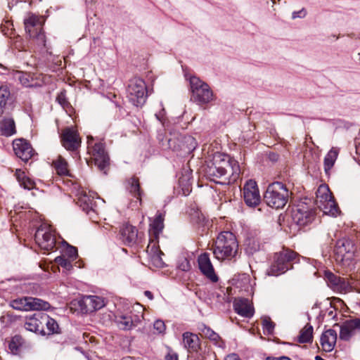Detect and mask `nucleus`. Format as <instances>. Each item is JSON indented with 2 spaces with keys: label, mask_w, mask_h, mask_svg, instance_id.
I'll use <instances>...</instances> for the list:
<instances>
[{
  "label": "nucleus",
  "mask_w": 360,
  "mask_h": 360,
  "mask_svg": "<svg viewBox=\"0 0 360 360\" xmlns=\"http://www.w3.org/2000/svg\"><path fill=\"white\" fill-rule=\"evenodd\" d=\"M322 190H324V191H328V188H326L324 187H320L319 189H318V192L319 193H321Z\"/></svg>",
  "instance_id": "nucleus-62"
},
{
  "label": "nucleus",
  "mask_w": 360,
  "mask_h": 360,
  "mask_svg": "<svg viewBox=\"0 0 360 360\" xmlns=\"http://www.w3.org/2000/svg\"><path fill=\"white\" fill-rule=\"evenodd\" d=\"M13 148L15 155L24 162H27L35 155L30 143L23 139H15Z\"/></svg>",
  "instance_id": "nucleus-15"
},
{
  "label": "nucleus",
  "mask_w": 360,
  "mask_h": 360,
  "mask_svg": "<svg viewBox=\"0 0 360 360\" xmlns=\"http://www.w3.org/2000/svg\"><path fill=\"white\" fill-rule=\"evenodd\" d=\"M224 360H242L240 356H238V354H236V353H231V354H228Z\"/></svg>",
  "instance_id": "nucleus-55"
},
{
  "label": "nucleus",
  "mask_w": 360,
  "mask_h": 360,
  "mask_svg": "<svg viewBox=\"0 0 360 360\" xmlns=\"http://www.w3.org/2000/svg\"><path fill=\"white\" fill-rule=\"evenodd\" d=\"M329 316H332L333 318H335L336 316V312L334 310H330L328 313Z\"/></svg>",
  "instance_id": "nucleus-59"
},
{
  "label": "nucleus",
  "mask_w": 360,
  "mask_h": 360,
  "mask_svg": "<svg viewBox=\"0 0 360 360\" xmlns=\"http://www.w3.org/2000/svg\"><path fill=\"white\" fill-rule=\"evenodd\" d=\"M36 243L43 250H53L56 246V238L51 231L47 228H39L35 232Z\"/></svg>",
  "instance_id": "nucleus-12"
},
{
  "label": "nucleus",
  "mask_w": 360,
  "mask_h": 360,
  "mask_svg": "<svg viewBox=\"0 0 360 360\" xmlns=\"http://www.w3.org/2000/svg\"><path fill=\"white\" fill-rule=\"evenodd\" d=\"M30 34V37H33L37 40V44L39 46L46 47L45 32H44V30L41 28L35 31L34 32H32L31 34Z\"/></svg>",
  "instance_id": "nucleus-44"
},
{
  "label": "nucleus",
  "mask_w": 360,
  "mask_h": 360,
  "mask_svg": "<svg viewBox=\"0 0 360 360\" xmlns=\"http://www.w3.org/2000/svg\"><path fill=\"white\" fill-rule=\"evenodd\" d=\"M12 103L10 90L6 86H0V117L6 112Z\"/></svg>",
  "instance_id": "nucleus-27"
},
{
  "label": "nucleus",
  "mask_w": 360,
  "mask_h": 360,
  "mask_svg": "<svg viewBox=\"0 0 360 360\" xmlns=\"http://www.w3.org/2000/svg\"><path fill=\"white\" fill-rule=\"evenodd\" d=\"M194 352L195 353V360H208L212 354H214L210 347L207 345H200V348Z\"/></svg>",
  "instance_id": "nucleus-38"
},
{
  "label": "nucleus",
  "mask_w": 360,
  "mask_h": 360,
  "mask_svg": "<svg viewBox=\"0 0 360 360\" xmlns=\"http://www.w3.org/2000/svg\"><path fill=\"white\" fill-rule=\"evenodd\" d=\"M71 259L66 258L65 255L58 256L56 258V262L62 267L70 270L72 268Z\"/></svg>",
  "instance_id": "nucleus-47"
},
{
  "label": "nucleus",
  "mask_w": 360,
  "mask_h": 360,
  "mask_svg": "<svg viewBox=\"0 0 360 360\" xmlns=\"http://www.w3.org/2000/svg\"><path fill=\"white\" fill-rule=\"evenodd\" d=\"M179 267L182 271H186L190 269L191 265L189 262L185 259L184 261L179 266Z\"/></svg>",
  "instance_id": "nucleus-54"
},
{
  "label": "nucleus",
  "mask_w": 360,
  "mask_h": 360,
  "mask_svg": "<svg viewBox=\"0 0 360 360\" xmlns=\"http://www.w3.org/2000/svg\"><path fill=\"white\" fill-rule=\"evenodd\" d=\"M38 18L33 15L25 19L24 22L25 30L29 34H31L32 32H34L35 31L39 30L40 27H36V25L38 23Z\"/></svg>",
  "instance_id": "nucleus-43"
},
{
  "label": "nucleus",
  "mask_w": 360,
  "mask_h": 360,
  "mask_svg": "<svg viewBox=\"0 0 360 360\" xmlns=\"http://www.w3.org/2000/svg\"><path fill=\"white\" fill-rule=\"evenodd\" d=\"M262 326L264 333H266L268 335L273 334L274 329L275 328V323L271 321L269 318L266 317L263 319Z\"/></svg>",
  "instance_id": "nucleus-46"
},
{
  "label": "nucleus",
  "mask_w": 360,
  "mask_h": 360,
  "mask_svg": "<svg viewBox=\"0 0 360 360\" xmlns=\"http://www.w3.org/2000/svg\"><path fill=\"white\" fill-rule=\"evenodd\" d=\"M86 4L91 3L94 0H85Z\"/></svg>",
  "instance_id": "nucleus-63"
},
{
  "label": "nucleus",
  "mask_w": 360,
  "mask_h": 360,
  "mask_svg": "<svg viewBox=\"0 0 360 360\" xmlns=\"http://www.w3.org/2000/svg\"><path fill=\"white\" fill-rule=\"evenodd\" d=\"M22 345V338L20 335H15L8 343V349L13 354H18L20 352Z\"/></svg>",
  "instance_id": "nucleus-41"
},
{
  "label": "nucleus",
  "mask_w": 360,
  "mask_h": 360,
  "mask_svg": "<svg viewBox=\"0 0 360 360\" xmlns=\"http://www.w3.org/2000/svg\"><path fill=\"white\" fill-rule=\"evenodd\" d=\"M42 315H44V312L37 311L32 316H27L24 324L25 328L36 334L44 335L45 332L43 328L44 319H43Z\"/></svg>",
  "instance_id": "nucleus-17"
},
{
  "label": "nucleus",
  "mask_w": 360,
  "mask_h": 360,
  "mask_svg": "<svg viewBox=\"0 0 360 360\" xmlns=\"http://www.w3.org/2000/svg\"><path fill=\"white\" fill-rule=\"evenodd\" d=\"M234 311L240 316L250 318L254 314V310L247 298L236 299L233 302Z\"/></svg>",
  "instance_id": "nucleus-23"
},
{
  "label": "nucleus",
  "mask_w": 360,
  "mask_h": 360,
  "mask_svg": "<svg viewBox=\"0 0 360 360\" xmlns=\"http://www.w3.org/2000/svg\"><path fill=\"white\" fill-rule=\"evenodd\" d=\"M200 330L202 335L212 341L215 345L219 347H224V342L220 336L210 327L202 325Z\"/></svg>",
  "instance_id": "nucleus-32"
},
{
  "label": "nucleus",
  "mask_w": 360,
  "mask_h": 360,
  "mask_svg": "<svg viewBox=\"0 0 360 360\" xmlns=\"http://www.w3.org/2000/svg\"><path fill=\"white\" fill-rule=\"evenodd\" d=\"M155 116L158 120L162 122L161 116H162V112H160V114H155Z\"/></svg>",
  "instance_id": "nucleus-61"
},
{
  "label": "nucleus",
  "mask_w": 360,
  "mask_h": 360,
  "mask_svg": "<svg viewBox=\"0 0 360 360\" xmlns=\"http://www.w3.org/2000/svg\"><path fill=\"white\" fill-rule=\"evenodd\" d=\"M198 262L199 269L203 275L213 283L218 281V276L214 272V269L211 263L208 253L205 252L201 254L198 257Z\"/></svg>",
  "instance_id": "nucleus-19"
},
{
  "label": "nucleus",
  "mask_w": 360,
  "mask_h": 360,
  "mask_svg": "<svg viewBox=\"0 0 360 360\" xmlns=\"http://www.w3.org/2000/svg\"><path fill=\"white\" fill-rule=\"evenodd\" d=\"M127 96L133 105L142 106L147 98V88L144 80L139 77L130 79L127 87Z\"/></svg>",
  "instance_id": "nucleus-8"
},
{
  "label": "nucleus",
  "mask_w": 360,
  "mask_h": 360,
  "mask_svg": "<svg viewBox=\"0 0 360 360\" xmlns=\"http://www.w3.org/2000/svg\"><path fill=\"white\" fill-rule=\"evenodd\" d=\"M12 24L6 21L5 24H2L0 27L1 32L5 36L10 37L13 33Z\"/></svg>",
  "instance_id": "nucleus-51"
},
{
  "label": "nucleus",
  "mask_w": 360,
  "mask_h": 360,
  "mask_svg": "<svg viewBox=\"0 0 360 360\" xmlns=\"http://www.w3.org/2000/svg\"><path fill=\"white\" fill-rule=\"evenodd\" d=\"M82 313L90 314L103 307L105 304L104 299L96 295H85L78 302Z\"/></svg>",
  "instance_id": "nucleus-14"
},
{
  "label": "nucleus",
  "mask_w": 360,
  "mask_h": 360,
  "mask_svg": "<svg viewBox=\"0 0 360 360\" xmlns=\"http://www.w3.org/2000/svg\"><path fill=\"white\" fill-rule=\"evenodd\" d=\"M139 321V317L131 313L115 316V322L118 328L123 330L132 329L137 326Z\"/></svg>",
  "instance_id": "nucleus-21"
},
{
  "label": "nucleus",
  "mask_w": 360,
  "mask_h": 360,
  "mask_svg": "<svg viewBox=\"0 0 360 360\" xmlns=\"http://www.w3.org/2000/svg\"><path fill=\"white\" fill-rule=\"evenodd\" d=\"M238 244L236 236L231 231L221 232L213 248V254L219 260L231 259L237 253Z\"/></svg>",
  "instance_id": "nucleus-2"
},
{
  "label": "nucleus",
  "mask_w": 360,
  "mask_h": 360,
  "mask_svg": "<svg viewBox=\"0 0 360 360\" xmlns=\"http://www.w3.org/2000/svg\"><path fill=\"white\" fill-rule=\"evenodd\" d=\"M358 332H360V318L346 320L340 326V338L349 341Z\"/></svg>",
  "instance_id": "nucleus-18"
},
{
  "label": "nucleus",
  "mask_w": 360,
  "mask_h": 360,
  "mask_svg": "<svg viewBox=\"0 0 360 360\" xmlns=\"http://www.w3.org/2000/svg\"><path fill=\"white\" fill-rule=\"evenodd\" d=\"M162 147L179 152L180 155H186L195 149L197 142L192 136L174 132L170 134V137L167 139V142L162 143Z\"/></svg>",
  "instance_id": "nucleus-5"
},
{
  "label": "nucleus",
  "mask_w": 360,
  "mask_h": 360,
  "mask_svg": "<svg viewBox=\"0 0 360 360\" xmlns=\"http://www.w3.org/2000/svg\"><path fill=\"white\" fill-rule=\"evenodd\" d=\"M44 322L43 323V328H44V335H49L59 333V326L56 321L51 318L46 313L44 312L42 315Z\"/></svg>",
  "instance_id": "nucleus-30"
},
{
  "label": "nucleus",
  "mask_w": 360,
  "mask_h": 360,
  "mask_svg": "<svg viewBox=\"0 0 360 360\" xmlns=\"http://www.w3.org/2000/svg\"><path fill=\"white\" fill-rule=\"evenodd\" d=\"M93 155L94 157L95 165L101 172L107 174V169L110 165V158L105 152L104 143H96L93 146Z\"/></svg>",
  "instance_id": "nucleus-16"
},
{
  "label": "nucleus",
  "mask_w": 360,
  "mask_h": 360,
  "mask_svg": "<svg viewBox=\"0 0 360 360\" xmlns=\"http://www.w3.org/2000/svg\"><path fill=\"white\" fill-rule=\"evenodd\" d=\"M77 204L91 217L95 214L96 202L93 197L84 194L78 198Z\"/></svg>",
  "instance_id": "nucleus-26"
},
{
  "label": "nucleus",
  "mask_w": 360,
  "mask_h": 360,
  "mask_svg": "<svg viewBox=\"0 0 360 360\" xmlns=\"http://www.w3.org/2000/svg\"><path fill=\"white\" fill-rule=\"evenodd\" d=\"M10 306L19 311H28L27 297H19L10 302Z\"/></svg>",
  "instance_id": "nucleus-40"
},
{
  "label": "nucleus",
  "mask_w": 360,
  "mask_h": 360,
  "mask_svg": "<svg viewBox=\"0 0 360 360\" xmlns=\"http://www.w3.org/2000/svg\"><path fill=\"white\" fill-rule=\"evenodd\" d=\"M297 257L298 254L290 249H283L276 252L273 257V262L267 270V274L278 276L285 273L292 268L293 262Z\"/></svg>",
  "instance_id": "nucleus-4"
},
{
  "label": "nucleus",
  "mask_w": 360,
  "mask_h": 360,
  "mask_svg": "<svg viewBox=\"0 0 360 360\" xmlns=\"http://www.w3.org/2000/svg\"><path fill=\"white\" fill-rule=\"evenodd\" d=\"M247 245L252 252L259 251L262 246L259 238L248 237L247 239Z\"/></svg>",
  "instance_id": "nucleus-45"
},
{
  "label": "nucleus",
  "mask_w": 360,
  "mask_h": 360,
  "mask_svg": "<svg viewBox=\"0 0 360 360\" xmlns=\"http://www.w3.org/2000/svg\"><path fill=\"white\" fill-rule=\"evenodd\" d=\"M147 252L150 257L152 264L158 268L163 267L165 263L161 257L163 253L160 250L158 242L152 240L147 247Z\"/></svg>",
  "instance_id": "nucleus-24"
},
{
  "label": "nucleus",
  "mask_w": 360,
  "mask_h": 360,
  "mask_svg": "<svg viewBox=\"0 0 360 360\" xmlns=\"http://www.w3.org/2000/svg\"><path fill=\"white\" fill-rule=\"evenodd\" d=\"M0 132L4 136H11L16 134L15 122L12 117H5L0 121Z\"/></svg>",
  "instance_id": "nucleus-28"
},
{
  "label": "nucleus",
  "mask_w": 360,
  "mask_h": 360,
  "mask_svg": "<svg viewBox=\"0 0 360 360\" xmlns=\"http://www.w3.org/2000/svg\"><path fill=\"white\" fill-rule=\"evenodd\" d=\"M164 217L165 214L162 213L160 211H158L155 219L153 222L150 224V242L153 240L154 242H158V238L160 233H162L164 229Z\"/></svg>",
  "instance_id": "nucleus-22"
},
{
  "label": "nucleus",
  "mask_w": 360,
  "mask_h": 360,
  "mask_svg": "<svg viewBox=\"0 0 360 360\" xmlns=\"http://www.w3.org/2000/svg\"><path fill=\"white\" fill-rule=\"evenodd\" d=\"M265 360H292L290 357L286 356H282L280 357L275 356H267Z\"/></svg>",
  "instance_id": "nucleus-56"
},
{
  "label": "nucleus",
  "mask_w": 360,
  "mask_h": 360,
  "mask_svg": "<svg viewBox=\"0 0 360 360\" xmlns=\"http://www.w3.org/2000/svg\"><path fill=\"white\" fill-rule=\"evenodd\" d=\"M338 151L335 148H332L326 154L324 158V169L327 173L334 165L338 158Z\"/></svg>",
  "instance_id": "nucleus-37"
},
{
  "label": "nucleus",
  "mask_w": 360,
  "mask_h": 360,
  "mask_svg": "<svg viewBox=\"0 0 360 360\" xmlns=\"http://www.w3.org/2000/svg\"><path fill=\"white\" fill-rule=\"evenodd\" d=\"M120 239L125 245L133 246L137 242V229L127 223L122 225L120 230Z\"/></svg>",
  "instance_id": "nucleus-20"
},
{
  "label": "nucleus",
  "mask_w": 360,
  "mask_h": 360,
  "mask_svg": "<svg viewBox=\"0 0 360 360\" xmlns=\"http://www.w3.org/2000/svg\"><path fill=\"white\" fill-rule=\"evenodd\" d=\"M129 193L137 200L141 202V195L143 193L140 188L139 180L137 177L132 176L127 180V185L126 186Z\"/></svg>",
  "instance_id": "nucleus-31"
},
{
  "label": "nucleus",
  "mask_w": 360,
  "mask_h": 360,
  "mask_svg": "<svg viewBox=\"0 0 360 360\" xmlns=\"http://www.w3.org/2000/svg\"><path fill=\"white\" fill-rule=\"evenodd\" d=\"M243 198L245 204L250 207H255L259 205L261 198L255 181L250 179L245 182L243 186Z\"/></svg>",
  "instance_id": "nucleus-11"
},
{
  "label": "nucleus",
  "mask_w": 360,
  "mask_h": 360,
  "mask_svg": "<svg viewBox=\"0 0 360 360\" xmlns=\"http://www.w3.org/2000/svg\"><path fill=\"white\" fill-rule=\"evenodd\" d=\"M158 140L160 141V142L161 143L162 145L163 143H166L167 142V141L165 142L163 141L162 135L160 134H158Z\"/></svg>",
  "instance_id": "nucleus-60"
},
{
  "label": "nucleus",
  "mask_w": 360,
  "mask_h": 360,
  "mask_svg": "<svg viewBox=\"0 0 360 360\" xmlns=\"http://www.w3.org/2000/svg\"><path fill=\"white\" fill-rule=\"evenodd\" d=\"M19 81L22 85L26 87H34L39 84L33 77V75L30 73H22L19 76Z\"/></svg>",
  "instance_id": "nucleus-42"
},
{
  "label": "nucleus",
  "mask_w": 360,
  "mask_h": 360,
  "mask_svg": "<svg viewBox=\"0 0 360 360\" xmlns=\"http://www.w3.org/2000/svg\"><path fill=\"white\" fill-rule=\"evenodd\" d=\"M307 15V11L304 8L301 9L299 11H294L292 13V19H295L297 18H304Z\"/></svg>",
  "instance_id": "nucleus-53"
},
{
  "label": "nucleus",
  "mask_w": 360,
  "mask_h": 360,
  "mask_svg": "<svg viewBox=\"0 0 360 360\" xmlns=\"http://www.w3.org/2000/svg\"><path fill=\"white\" fill-rule=\"evenodd\" d=\"M324 279L328 285L334 291L346 293L351 289V285L346 278H342L329 270L324 271Z\"/></svg>",
  "instance_id": "nucleus-13"
},
{
  "label": "nucleus",
  "mask_w": 360,
  "mask_h": 360,
  "mask_svg": "<svg viewBox=\"0 0 360 360\" xmlns=\"http://www.w3.org/2000/svg\"><path fill=\"white\" fill-rule=\"evenodd\" d=\"M65 243L67 244V248L65 250V254L63 255L67 256L68 258L75 260L77 257V249L75 247L68 245L66 242Z\"/></svg>",
  "instance_id": "nucleus-48"
},
{
  "label": "nucleus",
  "mask_w": 360,
  "mask_h": 360,
  "mask_svg": "<svg viewBox=\"0 0 360 360\" xmlns=\"http://www.w3.org/2000/svg\"><path fill=\"white\" fill-rule=\"evenodd\" d=\"M310 203V199H302L292 210V221L300 228L310 225L316 219V208Z\"/></svg>",
  "instance_id": "nucleus-6"
},
{
  "label": "nucleus",
  "mask_w": 360,
  "mask_h": 360,
  "mask_svg": "<svg viewBox=\"0 0 360 360\" xmlns=\"http://www.w3.org/2000/svg\"><path fill=\"white\" fill-rule=\"evenodd\" d=\"M278 154L275 153H270L269 155V158L272 162H276L278 160Z\"/></svg>",
  "instance_id": "nucleus-57"
},
{
  "label": "nucleus",
  "mask_w": 360,
  "mask_h": 360,
  "mask_svg": "<svg viewBox=\"0 0 360 360\" xmlns=\"http://www.w3.org/2000/svg\"><path fill=\"white\" fill-rule=\"evenodd\" d=\"M15 176L20 186L25 189L31 190L34 188L35 183L34 181L27 177L25 175V172L22 171L20 169H17L15 170Z\"/></svg>",
  "instance_id": "nucleus-34"
},
{
  "label": "nucleus",
  "mask_w": 360,
  "mask_h": 360,
  "mask_svg": "<svg viewBox=\"0 0 360 360\" xmlns=\"http://www.w3.org/2000/svg\"><path fill=\"white\" fill-rule=\"evenodd\" d=\"M291 192L281 181H274L267 186L264 195L265 203L270 207L279 210L288 202Z\"/></svg>",
  "instance_id": "nucleus-3"
},
{
  "label": "nucleus",
  "mask_w": 360,
  "mask_h": 360,
  "mask_svg": "<svg viewBox=\"0 0 360 360\" xmlns=\"http://www.w3.org/2000/svg\"><path fill=\"white\" fill-rule=\"evenodd\" d=\"M183 342L184 346L193 352L199 349L201 345L198 336L189 332L183 334Z\"/></svg>",
  "instance_id": "nucleus-29"
},
{
  "label": "nucleus",
  "mask_w": 360,
  "mask_h": 360,
  "mask_svg": "<svg viewBox=\"0 0 360 360\" xmlns=\"http://www.w3.org/2000/svg\"><path fill=\"white\" fill-rule=\"evenodd\" d=\"M337 337V333L333 329H328L322 333L320 342L325 352H329L334 349Z\"/></svg>",
  "instance_id": "nucleus-25"
},
{
  "label": "nucleus",
  "mask_w": 360,
  "mask_h": 360,
  "mask_svg": "<svg viewBox=\"0 0 360 360\" xmlns=\"http://www.w3.org/2000/svg\"><path fill=\"white\" fill-rule=\"evenodd\" d=\"M144 295L146 297H147L149 300H153V293L149 290L144 291Z\"/></svg>",
  "instance_id": "nucleus-58"
},
{
  "label": "nucleus",
  "mask_w": 360,
  "mask_h": 360,
  "mask_svg": "<svg viewBox=\"0 0 360 360\" xmlns=\"http://www.w3.org/2000/svg\"><path fill=\"white\" fill-rule=\"evenodd\" d=\"M355 250L356 248L351 240L340 239L336 242L334 249L335 260L345 264L353 259Z\"/></svg>",
  "instance_id": "nucleus-9"
},
{
  "label": "nucleus",
  "mask_w": 360,
  "mask_h": 360,
  "mask_svg": "<svg viewBox=\"0 0 360 360\" xmlns=\"http://www.w3.org/2000/svg\"><path fill=\"white\" fill-rule=\"evenodd\" d=\"M62 146L69 151H76L81 146V139L73 127H65L60 134Z\"/></svg>",
  "instance_id": "nucleus-10"
},
{
  "label": "nucleus",
  "mask_w": 360,
  "mask_h": 360,
  "mask_svg": "<svg viewBox=\"0 0 360 360\" xmlns=\"http://www.w3.org/2000/svg\"><path fill=\"white\" fill-rule=\"evenodd\" d=\"M27 304L28 311H41V310H47L51 307V304L48 302L32 297H27Z\"/></svg>",
  "instance_id": "nucleus-33"
},
{
  "label": "nucleus",
  "mask_w": 360,
  "mask_h": 360,
  "mask_svg": "<svg viewBox=\"0 0 360 360\" xmlns=\"http://www.w3.org/2000/svg\"><path fill=\"white\" fill-rule=\"evenodd\" d=\"M53 163L54 168L58 175L68 176L69 174V171L68 169V165L67 161L63 158L59 156L58 158Z\"/></svg>",
  "instance_id": "nucleus-39"
},
{
  "label": "nucleus",
  "mask_w": 360,
  "mask_h": 360,
  "mask_svg": "<svg viewBox=\"0 0 360 360\" xmlns=\"http://www.w3.org/2000/svg\"><path fill=\"white\" fill-rule=\"evenodd\" d=\"M205 176L210 181L220 184H233L239 178V163L229 155L216 153L204 169Z\"/></svg>",
  "instance_id": "nucleus-1"
},
{
  "label": "nucleus",
  "mask_w": 360,
  "mask_h": 360,
  "mask_svg": "<svg viewBox=\"0 0 360 360\" xmlns=\"http://www.w3.org/2000/svg\"><path fill=\"white\" fill-rule=\"evenodd\" d=\"M325 201L326 203L324 204L323 212L331 216H336L338 213L339 208L335 200L332 199L331 195L326 194Z\"/></svg>",
  "instance_id": "nucleus-35"
},
{
  "label": "nucleus",
  "mask_w": 360,
  "mask_h": 360,
  "mask_svg": "<svg viewBox=\"0 0 360 360\" xmlns=\"http://www.w3.org/2000/svg\"><path fill=\"white\" fill-rule=\"evenodd\" d=\"M165 360H179V355L171 347H167V353L165 355Z\"/></svg>",
  "instance_id": "nucleus-52"
},
{
  "label": "nucleus",
  "mask_w": 360,
  "mask_h": 360,
  "mask_svg": "<svg viewBox=\"0 0 360 360\" xmlns=\"http://www.w3.org/2000/svg\"><path fill=\"white\" fill-rule=\"evenodd\" d=\"M153 328L158 334H163L166 329L165 322L160 319L156 320L153 323Z\"/></svg>",
  "instance_id": "nucleus-50"
},
{
  "label": "nucleus",
  "mask_w": 360,
  "mask_h": 360,
  "mask_svg": "<svg viewBox=\"0 0 360 360\" xmlns=\"http://www.w3.org/2000/svg\"><path fill=\"white\" fill-rule=\"evenodd\" d=\"M358 55L359 56V64H360V53H359Z\"/></svg>",
  "instance_id": "nucleus-64"
},
{
  "label": "nucleus",
  "mask_w": 360,
  "mask_h": 360,
  "mask_svg": "<svg viewBox=\"0 0 360 360\" xmlns=\"http://www.w3.org/2000/svg\"><path fill=\"white\" fill-rule=\"evenodd\" d=\"M300 343H311L313 341V326L307 323L301 330L297 338Z\"/></svg>",
  "instance_id": "nucleus-36"
},
{
  "label": "nucleus",
  "mask_w": 360,
  "mask_h": 360,
  "mask_svg": "<svg viewBox=\"0 0 360 360\" xmlns=\"http://www.w3.org/2000/svg\"><path fill=\"white\" fill-rule=\"evenodd\" d=\"M191 99L198 104H207L212 100L213 93L209 85L200 78L190 77Z\"/></svg>",
  "instance_id": "nucleus-7"
},
{
  "label": "nucleus",
  "mask_w": 360,
  "mask_h": 360,
  "mask_svg": "<svg viewBox=\"0 0 360 360\" xmlns=\"http://www.w3.org/2000/svg\"><path fill=\"white\" fill-rule=\"evenodd\" d=\"M57 102L63 107L67 108L70 105V103L68 102L66 97V91H61L56 97Z\"/></svg>",
  "instance_id": "nucleus-49"
}]
</instances>
